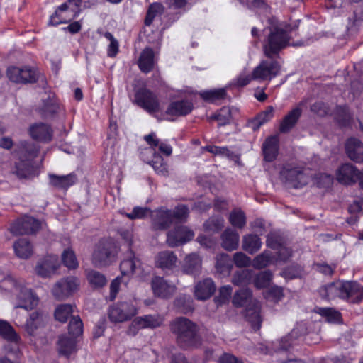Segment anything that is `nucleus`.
<instances>
[{"label":"nucleus","instance_id":"19","mask_svg":"<svg viewBox=\"0 0 363 363\" xmlns=\"http://www.w3.org/2000/svg\"><path fill=\"white\" fill-rule=\"evenodd\" d=\"M358 169L350 163L342 164L337 170V180L345 185H351L357 182Z\"/></svg>","mask_w":363,"mask_h":363},{"label":"nucleus","instance_id":"9","mask_svg":"<svg viewBox=\"0 0 363 363\" xmlns=\"http://www.w3.org/2000/svg\"><path fill=\"white\" fill-rule=\"evenodd\" d=\"M41 228V223L33 217L24 216L16 220L10 227L13 235L32 234Z\"/></svg>","mask_w":363,"mask_h":363},{"label":"nucleus","instance_id":"42","mask_svg":"<svg viewBox=\"0 0 363 363\" xmlns=\"http://www.w3.org/2000/svg\"><path fill=\"white\" fill-rule=\"evenodd\" d=\"M262 241L258 235L248 234L243 237L242 248L250 254H254L262 247Z\"/></svg>","mask_w":363,"mask_h":363},{"label":"nucleus","instance_id":"4","mask_svg":"<svg viewBox=\"0 0 363 363\" xmlns=\"http://www.w3.org/2000/svg\"><path fill=\"white\" fill-rule=\"evenodd\" d=\"M136 298L118 302L110 307L108 317L111 322L123 323L130 320L138 313Z\"/></svg>","mask_w":363,"mask_h":363},{"label":"nucleus","instance_id":"3","mask_svg":"<svg viewBox=\"0 0 363 363\" xmlns=\"http://www.w3.org/2000/svg\"><path fill=\"white\" fill-rule=\"evenodd\" d=\"M4 282L5 286L13 287L12 290L16 296L17 301L15 308L30 310L38 305V298L22 281H17L11 277H8L4 280Z\"/></svg>","mask_w":363,"mask_h":363},{"label":"nucleus","instance_id":"30","mask_svg":"<svg viewBox=\"0 0 363 363\" xmlns=\"http://www.w3.org/2000/svg\"><path fill=\"white\" fill-rule=\"evenodd\" d=\"M155 63V54L152 48H145L140 53L138 65L140 69L145 73L150 72Z\"/></svg>","mask_w":363,"mask_h":363},{"label":"nucleus","instance_id":"32","mask_svg":"<svg viewBox=\"0 0 363 363\" xmlns=\"http://www.w3.org/2000/svg\"><path fill=\"white\" fill-rule=\"evenodd\" d=\"M239 234L231 228H226L221 235V245L228 251H232L238 247Z\"/></svg>","mask_w":363,"mask_h":363},{"label":"nucleus","instance_id":"8","mask_svg":"<svg viewBox=\"0 0 363 363\" xmlns=\"http://www.w3.org/2000/svg\"><path fill=\"white\" fill-rule=\"evenodd\" d=\"M116 254V247L111 242H101L94 250L93 261L97 266H106L114 259Z\"/></svg>","mask_w":363,"mask_h":363},{"label":"nucleus","instance_id":"57","mask_svg":"<svg viewBox=\"0 0 363 363\" xmlns=\"http://www.w3.org/2000/svg\"><path fill=\"white\" fill-rule=\"evenodd\" d=\"M62 260L65 266L69 269H76L78 267L74 252L70 249H66L62 254Z\"/></svg>","mask_w":363,"mask_h":363},{"label":"nucleus","instance_id":"33","mask_svg":"<svg viewBox=\"0 0 363 363\" xmlns=\"http://www.w3.org/2000/svg\"><path fill=\"white\" fill-rule=\"evenodd\" d=\"M163 318L160 315H146L139 316L135 318V324L139 326V328H155L160 327L163 323Z\"/></svg>","mask_w":363,"mask_h":363},{"label":"nucleus","instance_id":"50","mask_svg":"<svg viewBox=\"0 0 363 363\" xmlns=\"http://www.w3.org/2000/svg\"><path fill=\"white\" fill-rule=\"evenodd\" d=\"M73 313V306L70 304H61L55 311V319L61 323H65Z\"/></svg>","mask_w":363,"mask_h":363},{"label":"nucleus","instance_id":"62","mask_svg":"<svg viewBox=\"0 0 363 363\" xmlns=\"http://www.w3.org/2000/svg\"><path fill=\"white\" fill-rule=\"evenodd\" d=\"M273 350L276 352H286L291 347L289 337H285L272 343Z\"/></svg>","mask_w":363,"mask_h":363},{"label":"nucleus","instance_id":"7","mask_svg":"<svg viewBox=\"0 0 363 363\" xmlns=\"http://www.w3.org/2000/svg\"><path fill=\"white\" fill-rule=\"evenodd\" d=\"M280 71V65L278 62L269 58L262 60L258 66H257L252 72V78L253 80L262 82L271 80L279 74Z\"/></svg>","mask_w":363,"mask_h":363},{"label":"nucleus","instance_id":"15","mask_svg":"<svg viewBox=\"0 0 363 363\" xmlns=\"http://www.w3.org/2000/svg\"><path fill=\"white\" fill-rule=\"evenodd\" d=\"M58 267L57 257L55 255H49L38 261L35 272L42 277H50L55 273Z\"/></svg>","mask_w":363,"mask_h":363},{"label":"nucleus","instance_id":"63","mask_svg":"<svg viewBox=\"0 0 363 363\" xmlns=\"http://www.w3.org/2000/svg\"><path fill=\"white\" fill-rule=\"evenodd\" d=\"M233 262L238 267H245L250 264L251 259L243 252H236L233 255Z\"/></svg>","mask_w":363,"mask_h":363},{"label":"nucleus","instance_id":"46","mask_svg":"<svg viewBox=\"0 0 363 363\" xmlns=\"http://www.w3.org/2000/svg\"><path fill=\"white\" fill-rule=\"evenodd\" d=\"M164 6L160 2H155L151 4L147 9V15L145 19V24L150 26L152 24L153 20L157 17L161 16L164 12Z\"/></svg>","mask_w":363,"mask_h":363},{"label":"nucleus","instance_id":"6","mask_svg":"<svg viewBox=\"0 0 363 363\" xmlns=\"http://www.w3.org/2000/svg\"><path fill=\"white\" fill-rule=\"evenodd\" d=\"M76 4L74 0H68L60 5L55 13L50 17L49 25L58 26L62 23H67L75 18L80 13L78 4Z\"/></svg>","mask_w":363,"mask_h":363},{"label":"nucleus","instance_id":"55","mask_svg":"<svg viewBox=\"0 0 363 363\" xmlns=\"http://www.w3.org/2000/svg\"><path fill=\"white\" fill-rule=\"evenodd\" d=\"M232 110L233 108L230 107H223L218 113L211 116V118L218 121L219 125H225L230 121Z\"/></svg>","mask_w":363,"mask_h":363},{"label":"nucleus","instance_id":"34","mask_svg":"<svg viewBox=\"0 0 363 363\" xmlns=\"http://www.w3.org/2000/svg\"><path fill=\"white\" fill-rule=\"evenodd\" d=\"M76 337L63 335L59 337L58 352L60 355L68 357L76 347Z\"/></svg>","mask_w":363,"mask_h":363},{"label":"nucleus","instance_id":"1","mask_svg":"<svg viewBox=\"0 0 363 363\" xmlns=\"http://www.w3.org/2000/svg\"><path fill=\"white\" fill-rule=\"evenodd\" d=\"M172 331L177 335V340L182 347H196L200 344L196 324L186 318H178L171 324Z\"/></svg>","mask_w":363,"mask_h":363},{"label":"nucleus","instance_id":"59","mask_svg":"<svg viewBox=\"0 0 363 363\" xmlns=\"http://www.w3.org/2000/svg\"><path fill=\"white\" fill-rule=\"evenodd\" d=\"M69 335L77 337L82 334L83 323L79 316H73L69 323Z\"/></svg>","mask_w":363,"mask_h":363},{"label":"nucleus","instance_id":"37","mask_svg":"<svg viewBox=\"0 0 363 363\" xmlns=\"http://www.w3.org/2000/svg\"><path fill=\"white\" fill-rule=\"evenodd\" d=\"M274 115V108L268 106L264 111L258 114L254 119L249 122V127L254 131L257 130L262 125L269 122Z\"/></svg>","mask_w":363,"mask_h":363},{"label":"nucleus","instance_id":"28","mask_svg":"<svg viewBox=\"0 0 363 363\" xmlns=\"http://www.w3.org/2000/svg\"><path fill=\"white\" fill-rule=\"evenodd\" d=\"M302 114V109L299 106H296L289 111L283 118L280 123L279 131L282 133L289 132L296 124Z\"/></svg>","mask_w":363,"mask_h":363},{"label":"nucleus","instance_id":"11","mask_svg":"<svg viewBox=\"0 0 363 363\" xmlns=\"http://www.w3.org/2000/svg\"><path fill=\"white\" fill-rule=\"evenodd\" d=\"M135 101L150 113L160 111V104L156 96L146 89H140L136 92Z\"/></svg>","mask_w":363,"mask_h":363},{"label":"nucleus","instance_id":"41","mask_svg":"<svg viewBox=\"0 0 363 363\" xmlns=\"http://www.w3.org/2000/svg\"><path fill=\"white\" fill-rule=\"evenodd\" d=\"M205 360L207 362L218 361V363H240L238 359L230 353L215 354L214 351L207 349L205 351Z\"/></svg>","mask_w":363,"mask_h":363},{"label":"nucleus","instance_id":"14","mask_svg":"<svg viewBox=\"0 0 363 363\" xmlns=\"http://www.w3.org/2000/svg\"><path fill=\"white\" fill-rule=\"evenodd\" d=\"M140 260L135 257L134 252L132 250L128 251L120 264L121 277H123V284H128L130 277L140 266Z\"/></svg>","mask_w":363,"mask_h":363},{"label":"nucleus","instance_id":"24","mask_svg":"<svg viewBox=\"0 0 363 363\" xmlns=\"http://www.w3.org/2000/svg\"><path fill=\"white\" fill-rule=\"evenodd\" d=\"M155 266L162 270H172L176 267L177 257L169 250L159 252L155 258Z\"/></svg>","mask_w":363,"mask_h":363},{"label":"nucleus","instance_id":"38","mask_svg":"<svg viewBox=\"0 0 363 363\" xmlns=\"http://www.w3.org/2000/svg\"><path fill=\"white\" fill-rule=\"evenodd\" d=\"M51 185L58 189H67L77 182V177L74 174H69L65 176L49 174Z\"/></svg>","mask_w":363,"mask_h":363},{"label":"nucleus","instance_id":"52","mask_svg":"<svg viewBox=\"0 0 363 363\" xmlns=\"http://www.w3.org/2000/svg\"><path fill=\"white\" fill-rule=\"evenodd\" d=\"M231 225L238 228H242L246 224V216L240 209L233 210L229 215Z\"/></svg>","mask_w":363,"mask_h":363},{"label":"nucleus","instance_id":"47","mask_svg":"<svg viewBox=\"0 0 363 363\" xmlns=\"http://www.w3.org/2000/svg\"><path fill=\"white\" fill-rule=\"evenodd\" d=\"M200 96L203 100L213 103L224 99L226 96V91L224 88L203 91L200 92Z\"/></svg>","mask_w":363,"mask_h":363},{"label":"nucleus","instance_id":"64","mask_svg":"<svg viewBox=\"0 0 363 363\" xmlns=\"http://www.w3.org/2000/svg\"><path fill=\"white\" fill-rule=\"evenodd\" d=\"M43 101L42 110L45 116L52 115L57 111V106L50 96H48L47 99H43Z\"/></svg>","mask_w":363,"mask_h":363},{"label":"nucleus","instance_id":"16","mask_svg":"<svg viewBox=\"0 0 363 363\" xmlns=\"http://www.w3.org/2000/svg\"><path fill=\"white\" fill-rule=\"evenodd\" d=\"M283 176L296 189L301 188L308 184L310 177L298 167L287 169L282 172Z\"/></svg>","mask_w":363,"mask_h":363},{"label":"nucleus","instance_id":"27","mask_svg":"<svg viewBox=\"0 0 363 363\" xmlns=\"http://www.w3.org/2000/svg\"><path fill=\"white\" fill-rule=\"evenodd\" d=\"M193 108V104L188 100H179L172 102L166 113L171 116H182L189 114Z\"/></svg>","mask_w":363,"mask_h":363},{"label":"nucleus","instance_id":"13","mask_svg":"<svg viewBox=\"0 0 363 363\" xmlns=\"http://www.w3.org/2000/svg\"><path fill=\"white\" fill-rule=\"evenodd\" d=\"M194 233L186 226L175 227L167 233V242L169 247H177L193 239Z\"/></svg>","mask_w":363,"mask_h":363},{"label":"nucleus","instance_id":"36","mask_svg":"<svg viewBox=\"0 0 363 363\" xmlns=\"http://www.w3.org/2000/svg\"><path fill=\"white\" fill-rule=\"evenodd\" d=\"M246 317L255 330H259L261 326L262 318L260 316V303L255 300L252 303V307L247 306Z\"/></svg>","mask_w":363,"mask_h":363},{"label":"nucleus","instance_id":"40","mask_svg":"<svg viewBox=\"0 0 363 363\" xmlns=\"http://www.w3.org/2000/svg\"><path fill=\"white\" fill-rule=\"evenodd\" d=\"M145 153L153 155L152 160L147 161V163L150 164L157 174L164 176L167 174V165L164 162L161 155L156 153V152L152 149H146Z\"/></svg>","mask_w":363,"mask_h":363},{"label":"nucleus","instance_id":"43","mask_svg":"<svg viewBox=\"0 0 363 363\" xmlns=\"http://www.w3.org/2000/svg\"><path fill=\"white\" fill-rule=\"evenodd\" d=\"M276 263L275 257L269 250H264L256 256L252 260V266L257 269L265 268L269 264Z\"/></svg>","mask_w":363,"mask_h":363},{"label":"nucleus","instance_id":"48","mask_svg":"<svg viewBox=\"0 0 363 363\" xmlns=\"http://www.w3.org/2000/svg\"><path fill=\"white\" fill-rule=\"evenodd\" d=\"M251 297V291L248 289H242L235 294L232 302L235 306L241 307L246 305Z\"/></svg>","mask_w":363,"mask_h":363},{"label":"nucleus","instance_id":"39","mask_svg":"<svg viewBox=\"0 0 363 363\" xmlns=\"http://www.w3.org/2000/svg\"><path fill=\"white\" fill-rule=\"evenodd\" d=\"M144 139L150 146L149 149H152L155 151V148L158 147L159 150L166 156H170L172 155V147L171 145L157 139L155 133L145 135Z\"/></svg>","mask_w":363,"mask_h":363},{"label":"nucleus","instance_id":"18","mask_svg":"<svg viewBox=\"0 0 363 363\" xmlns=\"http://www.w3.org/2000/svg\"><path fill=\"white\" fill-rule=\"evenodd\" d=\"M342 299L358 303L363 299V286L357 281H343Z\"/></svg>","mask_w":363,"mask_h":363},{"label":"nucleus","instance_id":"35","mask_svg":"<svg viewBox=\"0 0 363 363\" xmlns=\"http://www.w3.org/2000/svg\"><path fill=\"white\" fill-rule=\"evenodd\" d=\"M216 269L217 273L223 277L228 276L233 267V261L228 254L222 253L216 257Z\"/></svg>","mask_w":363,"mask_h":363},{"label":"nucleus","instance_id":"25","mask_svg":"<svg viewBox=\"0 0 363 363\" xmlns=\"http://www.w3.org/2000/svg\"><path fill=\"white\" fill-rule=\"evenodd\" d=\"M47 317L44 314L35 311L30 315L25 325V330L30 335H35L39 329L44 327Z\"/></svg>","mask_w":363,"mask_h":363},{"label":"nucleus","instance_id":"26","mask_svg":"<svg viewBox=\"0 0 363 363\" xmlns=\"http://www.w3.org/2000/svg\"><path fill=\"white\" fill-rule=\"evenodd\" d=\"M345 149L350 160L357 163L363 162V144L358 139H349L346 143Z\"/></svg>","mask_w":363,"mask_h":363},{"label":"nucleus","instance_id":"31","mask_svg":"<svg viewBox=\"0 0 363 363\" xmlns=\"http://www.w3.org/2000/svg\"><path fill=\"white\" fill-rule=\"evenodd\" d=\"M262 151L266 161H273L277 157L279 152L278 138L276 136L267 138L262 145Z\"/></svg>","mask_w":363,"mask_h":363},{"label":"nucleus","instance_id":"44","mask_svg":"<svg viewBox=\"0 0 363 363\" xmlns=\"http://www.w3.org/2000/svg\"><path fill=\"white\" fill-rule=\"evenodd\" d=\"M13 249L17 257L28 259L33 254V247L26 239H19L13 244Z\"/></svg>","mask_w":363,"mask_h":363},{"label":"nucleus","instance_id":"29","mask_svg":"<svg viewBox=\"0 0 363 363\" xmlns=\"http://www.w3.org/2000/svg\"><path fill=\"white\" fill-rule=\"evenodd\" d=\"M202 261L196 253H191L184 259L183 271L188 274L197 276L201 270Z\"/></svg>","mask_w":363,"mask_h":363},{"label":"nucleus","instance_id":"54","mask_svg":"<svg viewBox=\"0 0 363 363\" xmlns=\"http://www.w3.org/2000/svg\"><path fill=\"white\" fill-rule=\"evenodd\" d=\"M252 276L251 270L242 269L234 274L232 281L236 286H245L250 282Z\"/></svg>","mask_w":363,"mask_h":363},{"label":"nucleus","instance_id":"58","mask_svg":"<svg viewBox=\"0 0 363 363\" xmlns=\"http://www.w3.org/2000/svg\"><path fill=\"white\" fill-rule=\"evenodd\" d=\"M224 225V219L223 217L217 216L210 218L204 223V228L209 232H218Z\"/></svg>","mask_w":363,"mask_h":363},{"label":"nucleus","instance_id":"17","mask_svg":"<svg viewBox=\"0 0 363 363\" xmlns=\"http://www.w3.org/2000/svg\"><path fill=\"white\" fill-rule=\"evenodd\" d=\"M151 286L154 294L164 298L172 296L176 291L174 284L169 283L160 277H154L152 279Z\"/></svg>","mask_w":363,"mask_h":363},{"label":"nucleus","instance_id":"51","mask_svg":"<svg viewBox=\"0 0 363 363\" xmlns=\"http://www.w3.org/2000/svg\"><path fill=\"white\" fill-rule=\"evenodd\" d=\"M272 279V274L269 270L262 271L258 273L254 279V285L257 289L267 287Z\"/></svg>","mask_w":363,"mask_h":363},{"label":"nucleus","instance_id":"56","mask_svg":"<svg viewBox=\"0 0 363 363\" xmlns=\"http://www.w3.org/2000/svg\"><path fill=\"white\" fill-rule=\"evenodd\" d=\"M233 292V288L230 285H225L220 288L218 295L215 298V302L218 306L229 302Z\"/></svg>","mask_w":363,"mask_h":363},{"label":"nucleus","instance_id":"12","mask_svg":"<svg viewBox=\"0 0 363 363\" xmlns=\"http://www.w3.org/2000/svg\"><path fill=\"white\" fill-rule=\"evenodd\" d=\"M6 74L8 78L15 83H32L37 79L35 72L28 67L11 66L7 69Z\"/></svg>","mask_w":363,"mask_h":363},{"label":"nucleus","instance_id":"10","mask_svg":"<svg viewBox=\"0 0 363 363\" xmlns=\"http://www.w3.org/2000/svg\"><path fill=\"white\" fill-rule=\"evenodd\" d=\"M79 286V279L75 277H67L57 282L52 288V293L56 298L63 300L77 291Z\"/></svg>","mask_w":363,"mask_h":363},{"label":"nucleus","instance_id":"21","mask_svg":"<svg viewBox=\"0 0 363 363\" xmlns=\"http://www.w3.org/2000/svg\"><path fill=\"white\" fill-rule=\"evenodd\" d=\"M343 281H336L323 286L319 289L320 296L327 300H333L336 298L342 299Z\"/></svg>","mask_w":363,"mask_h":363},{"label":"nucleus","instance_id":"23","mask_svg":"<svg viewBox=\"0 0 363 363\" xmlns=\"http://www.w3.org/2000/svg\"><path fill=\"white\" fill-rule=\"evenodd\" d=\"M152 216V225L155 229H166L173 222L172 212L169 210L160 208L155 211Z\"/></svg>","mask_w":363,"mask_h":363},{"label":"nucleus","instance_id":"5","mask_svg":"<svg viewBox=\"0 0 363 363\" xmlns=\"http://www.w3.org/2000/svg\"><path fill=\"white\" fill-rule=\"evenodd\" d=\"M289 36L282 29L275 28L272 30L268 36L267 42L264 45V51L268 58L272 57L286 47L289 44Z\"/></svg>","mask_w":363,"mask_h":363},{"label":"nucleus","instance_id":"61","mask_svg":"<svg viewBox=\"0 0 363 363\" xmlns=\"http://www.w3.org/2000/svg\"><path fill=\"white\" fill-rule=\"evenodd\" d=\"M283 290L281 287L274 286L270 287L266 292L265 296L274 302L279 301L283 297Z\"/></svg>","mask_w":363,"mask_h":363},{"label":"nucleus","instance_id":"53","mask_svg":"<svg viewBox=\"0 0 363 363\" xmlns=\"http://www.w3.org/2000/svg\"><path fill=\"white\" fill-rule=\"evenodd\" d=\"M87 279L92 287L101 288L106 285L107 280L106 277L94 270H91L87 274Z\"/></svg>","mask_w":363,"mask_h":363},{"label":"nucleus","instance_id":"60","mask_svg":"<svg viewBox=\"0 0 363 363\" xmlns=\"http://www.w3.org/2000/svg\"><path fill=\"white\" fill-rule=\"evenodd\" d=\"M267 246L277 250L284 244L282 238L275 232H272L267 235Z\"/></svg>","mask_w":363,"mask_h":363},{"label":"nucleus","instance_id":"49","mask_svg":"<svg viewBox=\"0 0 363 363\" xmlns=\"http://www.w3.org/2000/svg\"><path fill=\"white\" fill-rule=\"evenodd\" d=\"M317 313L324 317L327 322L331 323H340L341 320V315L337 311L330 308H318Z\"/></svg>","mask_w":363,"mask_h":363},{"label":"nucleus","instance_id":"45","mask_svg":"<svg viewBox=\"0 0 363 363\" xmlns=\"http://www.w3.org/2000/svg\"><path fill=\"white\" fill-rule=\"evenodd\" d=\"M0 335L9 342H17L20 340L13 328L5 320H0Z\"/></svg>","mask_w":363,"mask_h":363},{"label":"nucleus","instance_id":"2","mask_svg":"<svg viewBox=\"0 0 363 363\" xmlns=\"http://www.w3.org/2000/svg\"><path fill=\"white\" fill-rule=\"evenodd\" d=\"M38 147L33 143L23 142L21 143L18 155V162H16L15 172L21 178L31 176L35 171L33 160L37 157Z\"/></svg>","mask_w":363,"mask_h":363},{"label":"nucleus","instance_id":"22","mask_svg":"<svg viewBox=\"0 0 363 363\" xmlns=\"http://www.w3.org/2000/svg\"><path fill=\"white\" fill-rule=\"evenodd\" d=\"M29 133L30 136L40 142H50L52 138L51 128L43 123H35L30 127Z\"/></svg>","mask_w":363,"mask_h":363},{"label":"nucleus","instance_id":"20","mask_svg":"<svg viewBox=\"0 0 363 363\" xmlns=\"http://www.w3.org/2000/svg\"><path fill=\"white\" fill-rule=\"evenodd\" d=\"M216 290V285L211 278L199 281L194 286V296L198 300L209 298Z\"/></svg>","mask_w":363,"mask_h":363}]
</instances>
